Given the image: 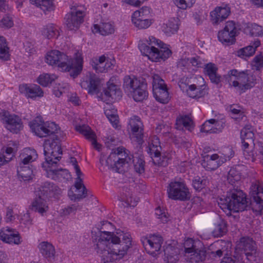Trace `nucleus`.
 I'll return each instance as SVG.
<instances>
[{"mask_svg": "<svg viewBox=\"0 0 263 263\" xmlns=\"http://www.w3.org/2000/svg\"><path fill=\"white\" fill-rule=\"evenodd\" d=\"M133 18H149L151 17V9L148 7H143L136 11L132 15Z\"/></svg>", "mask_w": 263, "mask_h": 263, "instance_id": "obj_51", "label": "nucleus"}, {"mask_svg": "<svg viewBox=\"0 0 263 263\" xmlns=\"http://www.w3.org/2000/svg\"><path fill=\"white\" fill-rule=\"evenodd\" d=\"M206 181L199 177H196L192 181L194 188L197 191H200L206 186Z\"/></svg>", "mask_w": 263, "mask_h": 263, "instance_id": "obj_57", "label": "nucleus"}, {"mask_svg": "<svg viewBox=\"0 0 263 263\" xmlns=\"http://www.w3.org/2000/svg\"><path fill=\"white\" fill-rule=\"evenodd\" d=\"M13 152V149L11 147H7L6 148L5 152L6 154H8V157L7 158V159L5 158V161H3V159L1 157V165L6 164L12 160V158L14 157V154Z\"/></svg>", "mask_w": 263, "mask_h": 263, "instance_id": "obj_64", "label": "nucleus"}, {"mask_svg": "<svg viewBox=\"0 0 263 263\" xmlns=\"http://www.w3.org/2000/svg\"><path fill=\"white\" fill-rule=\"evenodd\" d=\"M204 71L211 80V82L216 85L221 82V77L217 73L218 68L213 63H210L205 65Z\"/></svg>", "mask_w": 263, "mask_h": 263, "instance_id": "obj_30", "label": "nucleus"}, {"mask_svg": "<svg viewBox=\"0 0 263 263\" xmlns=\"http://www.w3.org/2000/svg\"><path fill=\"white\" fill-rule=\"evenodd\" d=\"M256 77L253 74H251L250 71L249 72L248 77H247V80L245 81V84H244L243 87V92L246 90L251 89L256 84Z\"/></svg>", "mask_w": 263, "mask_h": 263, "instance_id": "obj_55", "label": "nucleus"}, {"mask_svg": "<svg viewBox=\"0 0 263 263\" xmlns=\"http://www.w3.org/2000/svg\"><path fill=\"white\" fill-rule=\"evenodd\" d=\"M91 65L93 68L97 72H104L107 69L110 67V63L107 62L104 65L103 63H97L96 62H90Z\"/></svg>", "mask_w": 263, "mask_h": 263, "instance_id": "obj_56", "label": "nucleus"}, {"mask_svg": "<svg viewBox=\"0 0 263 263\" xmlns=\"http://www.w3.org/2000/svg\"><path fill=\"white\" fill-rule=\"evenodd\" d=\"M220 208L225 212H239L247 210L248 207L246 195L242 190L233 189L227 193L226 195L220 197L218 200Z\"/></svg>", "mask_w": 263, "mask_h": 263, "instance_id": "obj_5", "label": "nucleus"}, {"mask_svg": "<svg viewBox=\"0 0 263 263\" xmlns=\"http://www.w3.org/2000/svg\"><path fill=\"white\" fill-rule=\"evenodd\" d=\"M31 209L38 212L42 215H44V214L48 211L49 207L46 199L39 195L32 202Z\"/></svg>", "mask_w": 263, "mask_h": 263, "instance_id": "obj_29", "label": "nucleus"}, {"mask_svg": "<svg viewBox=\"0 0 263 263\" xmlns=\"http://www.w3.org/2000/svg\"><path fill=\"white\" fill-rule=\"evenodd\" d=\"M102 258V261L103 263H114V261L116 259H110V254L109 250H104L102 253H98Z\"/></svg>", "mask_w": 263, "mask_h": 263, "instance_id": "obj_63", "label": "nucleus"}, {"mask_svg": "<svg viewBox=\"0 0 263 263\" xmlns=\"http://www.w3.org/2000/svg\"><path fill=\"white\" fill-rule=\"evenodd\" d=\"M242 148L243 151V154L245 155H248L249 157H252L253 156V153L252 151H249V146L251 145H255L253 142H251L249 141L246 140H241Z\"/></svg>", "mask_w": 263, "mask_h": 263, "instance_id": "obj_59", "label": "nucleus"}, {"mask_svg": "<svg viewBox=\"0 0 263 263\" xmlns=\"http://www.w3.org/2000/svg\"><path fill=\"white\" fill-rule=\"evenodd\" d=\"M192 251L185 255L186 260L189 263H201L205 260L206 251L203 246L198 247Z\"/></svg>", "mask_w": 263, "mask_h": 263, "instance_id": "obj_24", "label": "nucleus"}, {"mask_svg": "<svg viewBox=\"0 0 263 263\" xmlns=\"http://www.w3.org/2000/svg\"><path fill=\"white\" fill-rule=\"evenodd\" d=\"M153 95L156 100L162 104L167 103L171 98L167 88L160 89V90H157L156 92L153 93Z\"/></svg>", "mask_w": 263, "mask_h": 263, "instance_id": "obj_39", "label": "nucleus"}, {"mask_svg": "<svg viewBox=\"0 0 263 263\" xmlns=\"http://www.w3.org/2000/svg\"><path fill=\"white\" fill-rule=\"evenodd\" d=\"M41 253L49 261H52L54 258L55 250L54 247L47 242H42L39 245Z\"/></svg>", "mask_w": 263, "mask_h": 263, "instance_id": "obj_31", "label": "nucleus"}, {"mask_svg": "<svg viewBox=\"0 0 263 263\" xmlns=\"http://www.w3.org/2000/svg\"><path fill=\"white\" fill-rule=\"evenodd\" d=\"M1 240L6 243L15 245L21 243V236L18 232L8 227L1 230Z\"/></svg>", "mask_w": 263, "mask_h": 263, "instance_id": "obj_22", "label": "nucleus"}, {"mask_svg": "<svg viewBox=\"0 0 263 263\" xmlns=\"http://www.w3.org/2000/svg\"><path fill=\"white\" fill-rule=\"evenodd\" d=\"M227 159L215 154L212 155H207L204 157L202 166L208 171H214L225 163Z\"/></svg>", "mask_w": 263, "mask_h": 263, "instance_id": "obj_20", "label": "nucleus"}, {"mask_svg": "<svg viewBox=\"0 0 263 263\" xmlns=\"http://www.w3.org/2000/svg\"><path fill=\"white\" fill-rule=\"evenodd\" d=\"M227 232V227L226 222L223 220H221L215 227L213 231V234L215 237H220L225 234Z\"/></svg>", "mask_w": 263, "mask_h": 263, "instance_id": "obj_48", "label": "nucleus"}, {"mask_svg": "<svg viewBox=\"0 0 263 263\" xmlns=\"http://www.w3.org/2000/svg\"><path fill=\"white\" fill-rule=\"evenodd\" d=\"M155 214L157 216V218L159 219L162 223H164L168 221V217L167 216V214L165 212H163L159 207H158L156 209Z\"/></svg>", "mask_w": 263, "mask_h": 263, "instance_id": "obj_60", "label": "nucleus"}, {"mask_svg": "<svg viewBox=\"0 0 263 263\" xmlns=\"http://www.w3.org/2000/svg\"><path fill=\"white\" fill-rule=\"evenodd\" d=\"M127 187L123 188V192L121 193L120 196H119V200L122 202H124L125 205V206H134V204H132V197L131 196L130 193L129 191H127Z\"/></svg>", "mask_w": 263, "mask_h": 263, "instance_id": "obj_50", "label": "nucleus"}, {"mask_svg": "<svg viewBox=\"0 0 263 263\" xmlns=\"http://www.w3.org/2000/svg\"><path fill=\"white\" fill-rule=\"evenodd\" d=\"M164 251L165 258L168 262L176 263L178 260L179 256L175 248L172 247H167Z\"/></svg>", "mask_w": 263, "mask_h": 263, "instance_id": "obj_45", "label": "nucleus"}, {"mask_svg": "<svg viewBox=\"0 0 263 263\" xmlns=\"http://www.w3.org/2000/svg\"><path fill=\"white\" fill-rule=\"evenodd\" d=\"M37 7H40L44 12L54 10L52 0H31Z\"/></svg>", "mask_w": 263, "mask_h": 263, "instance_id": "obj_40", "label": "nucleus"}, {"mask_svg": "<svg viewBox=\"0 0 263 263\" xmlns=\"http://www.w3.org/2000/svg\"><path fill=\"white\" fill-rule=\"evenodd\" d=\"M187 95L192 98H199L204 96L206 91L202 89L200 86H197L195 84L191 85L186 90Z\"/></svg>", "mask_w": 263, "mask_h": 263, "instance_id": "obj_38", "label": "nucleus"}, {"mask_svg": "<svg viewBox=\"0 0 263 263\" xmlns=\"http://www.w3.org/2000/svg\"><path fill=\"white\" fill-rule=\"evenodd\" d=\"M42 34L48 39L57 38L59 35L58 29L53 25H49L44 27L42 31Z\"/></svg>", "mask_w": 263, "mask_h": 263, "instance_id": "obj_41", "label": "nucleus"}, {"mask_svg": "<svg viewBox=\"0 0 263 263\" xmlns=\"http://www.w3.org/2000/svg\"><path fill=\"white\" fill-rule=\"evenodd\" d=\"M62 151L59 144V139L53 138L52 140H46L44 143V154L45 156V162H47V158L52 159L53 161H59L61 157Z\"/></svg>", "mask_w": 263, "mask_h": 263, "instance_id": "obj_15", "label": "nucleus"}, {"mask_svg": "<svg viewBox=\"0 0 263 263\" xmlns=\"http://www.w3.org/2000/svg\"><path fill=\"white\" fill-rule=\"evenodd\" d=\"M239 248L243 251L250 261H257L260 253L257 251L255 242L249 237H242L240 240Z\"/></svg>", "mask_w": 263, "mask_h": 263, "instance_id": "obj_16", "label": "nucleus"}, {"mask_svg": "<svg viewBox=\"0 0 263 263\" xmlns=\"http://www.w3.org/2000/svg\"><path fill=\"white\" fill-rule=\"evenodd\" d=\"M200 246H202V243L200 241H195L192 238H188L184 243L185 255L193 252L192 251Z\"/></svg>", "mask_w": 263, "mask_h": 263, "instance_id": "obj_43", "label": "nucleus"}, {"mask_svg": "<svg viewBox=\"0 0 263 263\" xmlns=\"http://www.w3.org/2000/svg\"><path fill=\"white\" fill-rule=\"evenodd\" d=\"M132 163H133L135 171L142 174L144 172L145 162L141 158L132 157Z\"/></svg>", "mask_w": 263, "mask_h": 263, "instance_id": "obj_49", "label": "nucleus"}, {"mask_svg": "<svg viewBox=\"0 0 263 263\" xmlns=\"http://www.w3.org/2000/svg\"><path fill=\"white\" fill-rule=\"evenodd\" d=\"M82 88L87 90L90 95L96 94L98 97L107 104L114 100H120L122 97V92L116 85L108 82L107 87L102 92H99L101 88L100 79L95 74L87 76L81 81Z\"/></svg>", "mask_w": 263, "mask_h": 263, "instance_id": "obj_2", "label": "nucleus"}, {"mask_svg": "<svg viewBox=\"0 0 263 263\" xmlns=\"http://www.w3.org/2000/svg\"><path fill=\"white\" fill-rule=\"evenodd\" d=\"M168 197L172 199L179 201L189 200L191 194L183 181H171L167 187Z\"/></svg>", "mask_w": 263, "mask_h": 263, "instance_id": "obj_11", "label": "nucleus"}, {"mask_svg": "<svg viewBox=\"0 0 263 263\" xmlns=\"http://www.w3.org/2000/svg\"><path fill=\"white\" fill-rule=\"evenodd\" d=\"M133 155L123 147L112 149V152L106 158L101 155L100 163L103 166H107L108 168L112 169L119 173H123L132 164Z\"/></svg>", "mask_w": 263, "mask_h": 263, "instance_id": "obj_4", "label": "nucleus"}, {"mask_svg": "<svg viewBox=\"0 0 263 263\" xmlns=\"http://www.w3.org/2000/svg\"><path fill=\"white\" fill-rule=\"evenodd\" d=\"M161 147L153 142L149 145L148 153L151 155L154 165L160 167H166L168 165L170 157L168 154H161Z\"/></svg>", "mask_w": 263, "mask_h": 263, "instance_id": "obj_18", "label": "nucleus"}, {"mask_svg": "<svg viewBox=\"0 0 263 263\" xmlns=\"http://www.w3.org/2000/svg\"><path fill=\"white\" fill-rule=\"evenodd\" d=\"M152 79L153 93L156 92L157 90H160V89H161L167 88L164 81L158 74H153Z\"/></svg>", "mask_w": 263, "mask_h": 263, "instance_id": "obj_42", "label": "nucleus"}, {"mask_svg": "<svg viewBox=\"0 0 263 263\" xmlns=\"http://www.w3.org/2000/svg\"><path fill=\"white\" fill-rule=\"evenodd\" d=\"M70 163L73 166V168L77 176V178H76V181L74 184L77 190H79L83 185V194L79 195V196H78L76 198H82L83 197H86L87 195V190L83 183L82 179L81 178V176L83 175V174L81 172L80 168L78 164V162L76 158L74 157H71L70 158Z\"/></svg>", "mask_w": 263, "mask_h": 263, "instance_id": "obj_26", "label": "nucleus"}, {"mask_svg": "<svg viewBox=\"0 0 263 263\" xmlns=\"http://www.w3.org/2000/svg\"><path fill=\"white\" fill-rule=\"evenodd\" d=\"M241 179V174L236 168H231L228 172V180L231 183L239 181Z\"/></svg>", "mask_w": 263, "mask_h": 263, "instance_id": "obj_54", "label": "nucleus"}, {"mask_svg": "<svg viewBox=\"0 0 263 263\" xmlns=\"http://www.w3.org/2000/svg\"><path fill=\"white\" fill-rule=\"evenodd\" d=\"M55 78V76L47 73L41 74L37 79V82L43 86H47L54 80Z\"/></svg>", "mask_w": 263, "mask_h": 263, "instance_id": "obj_53", "label": "nucleus"}, {"mask_svg": "<svg viewBox=\"0 0 263 263\" xmlns=\"http://www.w3.org/2000/svg\"><path fill=\"white\" fill-rule=\"evenodd\" d=\"M132 21L135 26L140 29H146L152 24L151 20L149 18H133L132 16Z\"/></svg>", "mask_w": 263, "mask_h": 263, "instance_id": "obj_46", "label": "nucleus"}, {"mask_svg": "<svg viewBox=\"0 0 263 263\" xmlns=\"http://www.w3.org/2000/svg\"><path fill=\"white\" fill-rule=\"evenodd\" d=\"M17 173L18 177L25 181L32 179L33 171L29 166H18Z\"/></svg>", "mask_w": 263, "mask_h": 263, "instance_id": "obj_37", "label": "nucleus"}, {"mask_svg": "<svg viewBox=\"0 0 263 263\" xmlns=\"http://www.w3.org/2000/svg\"><path fill=\"white\" fill-rule=\"evenodd\" d=\"M20 91L24 93L27 98L35 99L36 98L42 97L44 92L40 86L36 84H24L20 85Z\"/></svg>", "mask_w": 263, "mask_h": 263, "instance_id": "obj_21", "label": "nucleus"}, {"mask_svg": "<svg viewBox=\"0 0 263 263\" xmlns=\"http://www.w3.org/2000/svg\"><path fill=\"white\" fill-rule=\"evenodd\" d=\"M230 13L229 7H216L210 13L211 21L214 25L219 24L226 19Z\"/></svg>", "mask_w": 263, "mask_h": 263, "instance_id": "obj_25", "label": "nucleus"}, {"mask_svg": "<svg viewBox=\"0 0 263 263\" xmlns=\"http://www.w3.org/2000/svg\"><path fill=\"white\" fill-rule=\"evenodd\" d=\"M1 122L7 130L13 134L18 133L23 128V123L20 117L5 110L1 112Z\"/></svg>", "mask_w": 263, "mask_h": 263, "instance_id": "obj_14", "label": "nucleus"}, {"mask_svg": "<svg viewBox=\"0 0 263 263\" xmlns=\"http://www.w3.org/2000/svg\"><path fill=\"white\" fill-rule=\"evenodd\" d=\"M147 42L148 45L140 42L139 48L142 54L147 56L149 59L153 61L165 60L171 55L172 52L166 47V45L155 37H149Z\"/></svg>", "mask_w": 263, "mask_h": 263, "instance_id": "obj_6", "label": "nucleus"}, {"mask_svg": "<svg viewBox=\"0 0 263 263\" xmlns=\"http://www.w3.org/2000/svg\"><path fill=\"white\" fill-rule=\"evenodd\" d=\"M41 187L42 192L46 196H54L61 193L60 189L53 183L46 182Z\"/></svg>", "mask_w": 263, "mask_h": 263, "instance_id": "obj_36", "label": "nucleus"}, {"mask_svg": "<svg viewBox=\"0 0 263 263\" xmlns=\"http://www.w3.org/2000/svg\"><path fill=\"white\" fill-rule=\"evenodd\" d=\"M242 28L246 34L251 36L263 35V27L256 24L245 23Z\"/></svg>", "mask_w": 263, "mask_h": 263, "instance_id": "obj_33", "label": "nucleus"}, {"mask_svg": "<svg viewBox=\"0 0 263 263\" xmlns=\"http://www.w3.org/2000/svg\"><path fill=\"white\" fill-rule=\"evenodd\" d=\"M93 27V31H95V32H99L103 35L111 34L115 31L114 25L109 22L101 23L100 25L95 24Z\"/></svg>", "mask_w": 263, "mask_h": 263, "instance_id": "obj_35", "label": "nucleus"}, {"mask_svg": "<svg viewBox=\"0 0 263 263\" xmlns=\"http://www.w3.org/2000/svg\"><path fill=\"white\" fill-rule=\"evenodd\" d=\"M26 154H22L20 156L21 162L19 163V166H29L28 164L35 160L37 158V154L34 149H26Z\"/></svg>", "mask_w": 263, "mask_h": 263, "instance_id": "obj_34", "label": "nucleus"}, {"mask_svg": "<svg viewBox=\"0 0 263 263\" xmlns=\"http://www.w3.org/2000/svg\"><path fill=\"white\" fill-rule=\"evenodd\" d=\"M47 162H43L42 164V167L46 173V176L48 178L53 180L68 181L71 179V175L68 170L66 169H58L57 164L58 161H53L52 159L47 158Z\"/></svg>", "mask_w": 263, "mask_h": 263, "instance_id": "obj_9", "label": "nucleus"}, {"mask_svg": "<svg viewBox=\"0 0 263 263\" xmlns=\"http://www.w3.org/2000/svg\"><path fill=\"white\" fill-rule=\"evenodd\" d=\"M250 71L247 70L238 72L236 69H232L224 76L226 81L229 83L230 85L234 87H238V89L243 92V85Z\"/></svg>", "mask_w": 263, "mask_h": 263, "instance_id": "obj_17", "label": "nucleus"}, {"mask_svg": "<svg viewBox=\"0 0 263 263\" xmlns=\"http://www.w3.org/2000/svg\"><path fill=\"white\" fill-rule=\"evenodd\" d=\"M123 88L136 102H140L148 97L146 83L134 75L126 76L123 79Z\"/></svg>", "mask_w": 263, "mask_h": 263, "instance_id": "obj_7", "label": "nucleus"}, {"mask_svg": "<svg viewBox=\"0 0 263 263\" xmlns=\"http://www.w3.org/2000/svg\"><path fill=\"white\" fill-rule=\"evenodd\" d=\"M179 19L177 17L171 18L167 23L163 25L162 31L168 36L174 34L179 29Z\"/></svg>", "mask_w": 263, "mask_h": 263, "instance_id": "obj_32", "label": "nucleus"}, {"mask_svg": "<svg viewBox=\"0 0 263 263\" xmlns=\"http://www.w3.org/2000/svg\"><path fill=\"white\" fill-rule=\"evenodd\" d=\"M216 130L217 128H213V127L208 122H204L200 129L201 132L205 133L206 134L215 133L216 132Z\"/></svg>", "mask_w": 263, "mask_h": 263, "instance_id": "obj_62", "label": "nucleus"}, {"mask_svg": "<svg viewBox=\"0 0 263 263\" xmlns=\"http://www.w3.org/2000/svg\"><path fill=\"white\" fill-rule=\"evenodd\" d=\"M46 61L49 65H57L61 71L69 72L73 78L79 75L83 69V61L80 54H77L75 58L71 59L63 52L53 50L47 52Z\"/></svg>", "mask_w": 263, "mask_h": 263, "instance_id": "obj_3", "label": "nucleus"}, {"mask_svg": "<svg viewBox=\"0 0 263 263\" xmlns=\"http://www.w3.org/2000/svg\"><path fill=\"white\" fill-rule=\"evenodd\" d=\"M30 127L35 135L43 138L55 134L58 126L53 122H44L40 118H36L29 123Z\"/></svg>", "mask_w": 263, "mask_h": 263, "instance_id": "obj_12", "label": "nucleus"}, {"mask_svg": "<svg viewBox=\"0 0 263 263\" xmlns=\"http://www.w3.org/2000/svg\"><path fill=\"white\" fill-rule=\"evenodd\" d=\"M10 60V48L6 39L1 36V61H7Z\"/></svg>", "mask_w": 263, "mask_h": 263, "instance_id": "obj_44", "label": "nucleus"}, {"mask_svg": "<svg viewBox=\"0 0 263 263\" xmlns=\"http://www.w3.org/2000/svg\"><path fill=\"white\" fill-rule=\"evenodd\" d=\"M77 129L81 134L83 135L86 139L91 142V144L98 151H100L101 145L99 144L96 140L95 133L93 132L89 126L85 125L80 126L77 127Z\"/></svg>", "mask_w": 263, "mask_h": 263, "instance_id": "obj_28", "label": "nucleus"}, {"mask_svg": "<svg viewBox=\"0 0 263 263\" xmlns=\"http://www.w3.org/2000/svg\"><path fill=\"white\" fill-rule=\"evenodd\" d=\"M252 65L255 67L257 70L263 67V55L262 54L260 53L255 57L252 61Z\"/></svg>", "mask_w": 263, "mask_h": 263, "instance_id": "obj_61", "label": "nucleus"}, {"mask_svg": "<svg viewBox=\"0 0 263 263\" xmlns=\"http://www.w3.org/2000/svg\"><path fill=\"white\" fill-rule=\"evenodd\" d=\"M162 241L161 236L154 235L149 238H144L142 243L145 249L148 250L151 253H154L160 250Z\"/></svg>", "mask_w": 263, "mask_h": 263, "instance_id": "obj_23", "label": "nucleus"}, {"mask_svg": "<svg viewBox=\"0 0 263 263\" xmlns=\"http://www.w3.org/2000/svg\"><path fill=\"white\" fill-rule=\"evenodd\" d=\"M239 34L235 23L233 21L226 23L223 29L218 31L217 37L218 41L223 45L230 46L236 42V36Z\"/></svg>", "mask_w": 263, "mask_h": 263, "instance_id": "obj_13", "label": "nucleus"}, {"mask_svg": "<svg viewBox=\"0 0 263 263\" xmlns=\"http://www.w3.org/2000/svg\"><path fill=\"white\" fill-rule=\"evenodd\" d=\"M129 125L132 131V138L138 144H142L143 142V123L140 118L137 116L131 118Z\"/></svg>", "mask_w": 263, "mask_h": 263, "instance_id": "obj_19", "label": "nucleus"}, {"mask_svg": "<svg viewBox=\"0 0 263 263\" xmlns=\"http://www.w3.org/2000/svg\"><path fill=\"white\" fill-rule=\"evenodd\" d=\"M255 53V49L251 46L242 48L237 51V55L241 58L246 59L252 56Z\"/></svg>", "mask_w": 263, "mask_h": 263, "instance_id": "obj_47", "label": "nucleus"}, {"mask_svg": "<svg viewBox=\"0 0 263 263\" xmlns=\"http://www.w3.org/2000/svg\"><path fill=\"white\" fill-rule=\"evenodd\" d=\"M10 10V7L6 0H1V12L4 11L7 12L1 19V28L5 29L11 28L14 25L13 20L11 15L8 13Z\"/></svg>", "mask_w": 263, "mask_h": 263, "instance_id": "obj_27", "label": "nucleus"}, {"mask_svg": "<svg viewBox=\"0 0 263 263\" xmlns=\"http://www.w3.org/2000/svg\"><path fill=\"white\" fill-rule=\"evenodd\" d=\"M177 128L181 129V126L190 129L191 127L192 120L187 116H182L176 120Z\"/></svg>", "mask_w": 263, "mask_h": 263, "instance_id": "obj_52", "label": "nucleus"}, {"mask_svg": "<svg viewBox=\"0 0 263 263\" xmlns=\"http://www.w3.org/2000/svg\"><path fill=\"white\" fill-rule=\"evenodd\" d=\"M251 207L256 215L263 213V183L255 181L250 187Z\"/></svg>", "mask_w": 263, "mask_h": 263, "instance_id": "obj_8", "label": "nucleus"}, {"mask_svg": "<svg viewBox=\"0 0 263 263\" xmlns=\"http://www.w3.org/2000/svg\"><path fill=\"white\" fill-rule=\"evenodd\" d=\"M188 61L193 66L196 67L197 68L203 67L205 65V64L203 62V60L198 56L188 58Z\"/></svg>", "mask_w": 263, "mask_h": 263, "instance_id": "obj_58", "label": "nucleus"}, {"mask_svg": "<svg viewBox=\"0 0 263 263\" xmlns=\"http://www.w3.org/2000/svg\"><path fill=\"white\" fill-rule=\"evenodd\" d=\"M132 246V237L128 233H122L119 236L113 233L101 232L95 249L97 253L109 250L110 259H120L126 254Z\"/></svg>", "mask_w": 263, "mask_h": 263, "instance_id": "obj_1", "label": "nucleus"}, {"mask_svg": "<svg viewBox=\"0 0 263 263\" xmlns=\"http://www.w3.org/2000/svg\"><path fill=\"white\" fill-rule=\"evenodd\" d=\"M85 15L84 7L74 4L71 8V12L65 17V24L70 30H77L80 25L84 22Z\"/></svg>", "mask_w": 263, "mask_h": 263, "instance_id": "obj_10", "label": "nucleus"}]
</instances>
